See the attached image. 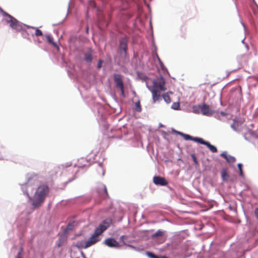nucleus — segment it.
Returning a JSON list of instances; mask_svg holds the SVG:
<instances>
[{"mask_svg":"<svg viewBox=\"0 0 258 258\" xmlns=\"http://www.w3.org/2000/svg\"><path fill=\"white\" fill-rule=\"evenodd\" d=\"M135 110L139 112L142 111V107L139 100L135 103Z\"/></svg>","mask_w":258,"mask_h":258,"instance_id":"19","label":"nucleus"},{"mask_svg":"<svg viewBox=\"0 0 258 258\" xmlns=\"http://www.w3.org/2000/svg\"><path fill=\"white\" fill-rule=\"evenodd\" d=\"M164 234V232L161 230L157 231L155 234L152 235V238H156L160 236H162Z\"/></svg>","mask_w":258,"mask_h":258,"instance_id":"18","label":"nucleus"},{"mask_svg":"<svg viewBox=\"0 0 258 258\" xmlns=\"http://www.w3.org/2000/svg\"><path fill=\"white\" fill-rule=\"evenodd\" d=\"M23 251L22 248H21L20 251L17 254V256L16 258H21V253Z\"/></svg>","mask_w":258,"mask_h":258,"instance_id":"29","label":"nucleus"},{"mask_svg":"<svg viewBox=\"0 0 258 258\" xmlns=\"http://www.w3.org/2000/svg\"><path fill=\"white\" fill-rule=\"evenodd\" d=\"M7 23L9 24L10 26L13 29H15L18 31L21 30L22 28V25L20 24L19 21L12 17V18L7 20Z\"/></svg>","mask_w":258,"mask_h":258,"instance_id":"5","label":"nucleus"},{"mask_svg":"<svg viewBox=\"0 0 258 258\" xmlns=\"http://www.w3.org/2000/svg\"><path fill=\"white\" fill-rule=\"evenodd\" d=\"M72 228V225L71 224H69L67 228H66V230H71Z\"/></svg>","mask_w":258,"mask_h":258,"instance_id":"31","label":"nucleus"},{"mask_svg":"<svg viewBox=\"0 0 258 258\" xmlns=\"http://www.w3.org/2000/svg\"><path fill=\"white\" fill-rule=\"evenodd\" d=\"M88 30H89V28H88V27H87V28H86V32L87 33L88 32Z\"/></svg>","mask_w":258,"mask_h":258,"instance_id":"35","label":"nucleus"},{"mask_svg":"<svg viewBox=\"0 0 258 258\" xmlns=\"http://www.w3.org/2000/svg\"><path fill=\"white\" fill-rule=\"evenodd\" d=\"M93 50L89 49L84 54V59L87 62H91L92 60V54Z\"/></svg>","mask_w":258,"mask_h":258,"instance_id":"14","label":"nucleus"},{"mask_svg":"<svg viewBox=\"0 0 258 258\" xmlns=\"http://www.w3.org/2000/svg\"><path fill=\"white\" fill-rule=\"evenodd\" d=\"M226 161L229 163H234L236 161L235 157L230 155L228 156Z\"/></svg>","mask_w":258,"mask_h":258,"instance_id":"20","label":"nucleus"},{"mask_svg":"<svg viewBox=\"0 0 258 258\" xmlns=\"http://www.w3.org/2000/svg\"><path fill=\"white\" fill-rule=\"evenodd\" d=\"M200 143L203 145H205L207 146V147L209 149V150L212 152V153H216L217 152V148L211 145L209 142L207 141H204L203 139L201 138V140L200 142Z\"/></svg>","mask_w":258,"mask_h":258,"instance_id":"10","label":"nucleus"},{"mask_svg":"<svg viewBox=\"0 0 258 258\" xmlns=\"http://www.w3.org/2000/svg\"><path fill=\"white\" fill-rule=\"evenodd\" d=\"M153 182L156 185L165 186L168 184L167 181L162 177L160 176H155L153 177Z\"/></svg>","mask_w":258,"mask_h":258,"instance_id":"6","label":"nucleus"},{"mask_svg":"<svg viewBox=\"0 0 258 258\" xmlns=\"http://www.w3.org/2000/svg\"><path fill=\"white\" fill-rule=\"evenodd\" d=\"M119 47L123 50L125 53H126L127 48V40L126 38H122L120 40Z\"/></svg>","mask_w":258,"mask_h":258,"instance_id":"11","label":"nucleus"},{"mask_svg":"<svg viewBox=\"0 0 258 258\" xmlns=\"http://www.w3.org/2000/svg\"><path fill=\"white\" fill-rule=\"evenodd\" d=\"M177 134L182 136L185 140H191L200 143L201 138L193 137L189 135L185 134L181 132H176Z\"/></svg>","mask_w":258,"mask_h":258,"instance_id":"9","label":"nucleus"},{"mask_svg":"<svg viewBox=\"0 0 258 258\" xmlns=\"http://www.w3.org/2000/svg\"><path fill=\"white\" fill-rule=\"evenodd\" d=\"M113 80L115 83L116 87L120 89L122 96L123 97H125L124 87L122 81V76L119 74L115 73L113 74Z\"/></svg>","mask_w":258,"mask_h":258,"instance_id":"4","label":"nucleus"},{"mask_svg":"<svg viewBox=\"0 0 258 258\" xmlns=\"http://www.w3.org/2000/svg\"><path fill=\"white\" fill-rule=\"evenodd\" d=\"M179 104L178 103H173L172 105V108L178 110L179 108Z\"/></svg>","mask_w":258,"mask_h":258,"instance_id":"24","label":"nucleus"},{"mask_svg":"<svg viewBox=\"0 0 258 258\" xmlns=\"http://www.w3.org/2000/svg\"><path fill=\"white\" fill-rule=\"evenodd\" d=\"M221 113L222 115H225V113H224V112H221Z\"/></svg>","mask_w":258,"mask_h":258,"instance_id":"36","label":"nucleus"},{"mask_svg":"<svg viewBox=\"0 0 258 258\" xmlns=\"http://www.w3.org/2000/svg\"><path fill=\"white\" fill-rule=\"evenodd\" d=\"M0 11L2 13V14H3V16L8 17L9 19H10L11 18H12L13 16H12L11 15H9L7 12L4 11L3 10L2 8H0Z\"/></svg>","mask_w":258,"mask_h":258,"instance_id":"21","label":"nucleus"},{"mask_svg":"<svg viewBox=\"0 0 258 258\" xmlns=\"http://www.w3.org/2000/svg\"><path fill=\"white\" fill-rule=\"evenodd\" d=\"M201 110L204 115H209L212 114V112L210 110L209 106L206 104H203L201 106Z\"/></svg>","mask_w":258,"mask_h":258,"instance_id":"13","label":"nucleus"},{"mask_svg":"<svg viewBox=\"0 0 258 258\" xmlns=\"http://www.w3.org/2000/svg\"><path fill=\"white\" fill-rule=\"evenodd\" d=\"M35 35L37 36H40L43 35L42 32L38 28H35Z\"/></svg>","mask_w":258,"mask_h":258,"instance_id":"23","label":"nucleus"},{"mask_svg":"<svg viewBox=\"0 0 258 258\" xmlns=\"http://www.w3.org/2000/svg\"><path fill=\"white\" fill-rule=\"evenodd\" d=\"M102 62H103V61L102 60L99 59L98 60V63H97V68L98 69H100L101 68Z\"/></svg>","mask_w":258,"mask_h":258,"instance_id":"27","label":"nucleus"},{"mask_svg":"<svg viewBox=\"0 0 258 258\" xmlns=\"http://www.w3.org/2000/svg\"><path fill=\"white\" fill-rule=\"evenodd\" d=\"M191 157H192V158L193 159V161H194V163L196 164H198V161H197V158H196V156L195 155L192 154L191 155Z\"/></svg>","mask_w":258,"mask_h":258,"instance_id":"28","label":"nucleus"},{"mask_svg":"<svg viewBox=\"0 0 258 258\" xmlns=\"http://www.w3.org/2000/svg\"><path fill=\"white\" fill-rule=\"evenodd\" d=\"M255 215L257 219H258V211H255Z\"/></svg>","mask_w":258,"mask_h":258,"instance_id":"32","label":"nucleus"},{"mask_svg":"<svg viewBox=\"0 0 258 258\" xmlns=\"http://www.w3.org/2000/svg\"><path fill=\"white\" fill-rule=\"evenodd\" d=\"M222 177L223 179H226L228 177V174L227 173L226 171H223L221 173Z\"/></svg>","mask_w":258,"mask_h":258,"instance_id":"25","label":"nucleus"},{"mask_svg":"<svg viewBox=\"0 0 258 258\" xmlns=\"http://www.w3.org/2000/svg\"><path fill=\"white\" fill-rule=\"evenodd\" d=\"M162 97L166 103H169L171 102V100L168 93L164 94Z\"/></svg>","mask_w":258,"mask_h":258,"instance_id":"17","label":"nucleus"},{"mask_svg":"<svg viewBox=\"0 0 258 258\" xmlns=\"http://www.w3.org/2000/svg\"><path fill=\"white\" fill-rule=\"evenodd\" d=\"M67 236L65 234L61 235L56 242V244L58 247H60L63 245L67 241Z\"/></svg>","mask_w":258,"mask_h":258,"instance_id":"15","label":"nucleus"},{"mask_svg":"<svg viewBox=\"0 0 258 258\" xmlns=\"http://www.w3.org/2000/svg\"><path fill=\"white\" fill-rule=\"evenodd\" d=\"M221 156L225 158L226 160L228 156L227 155L226 152H223L221 154Z\"/></svg>","mask_w":258,"mask_h":258,"instance_id":"30","label":"nucleus"},{"mask_svg":"<svg viewBox=\"0 0 258 258\" xmlns=\"http://www.w3.org/2000/svg\"><path fill=\"white\" fill-rule=\"evenodd\" d=\"M124 236H122L121 237H120V239L123 240V238H124Z\"/></svg>","mask_w":258,"mask_h":258,"instance_id":"34","label":"nucleus"},{"mask_svg":"<svg viewBox=\"0 0 258 258\" xmlns=\"http://www.w3.org/2000/svg\"><path fill=\"white\" fill-rule=\"evenodd\" d=\"M104 243L110 247H118L119 246L118 242L112 238L106 239L104 241Z\"/></svg>","mask_w":258,"mask_h":258,"instance_id":"8","label":"nucleus"},{"mask_svg":"<svg viewBox=\"0 0 258 258\" xmlns=\"http://www.w3.org/2000/svg\"><path fill=\"white\" fill-rule=\"evenodd\" d=\"M242 165L241 163H239L237 165V167H238V168L239 171V174H240V175L241 176H243V171H242Z\"/></svg>","mask_w":258,"mask_h":258,"instance_id":"22","label":"nucleus"},{"mask_svg":"<svg viewBox=\"0 0 258 258\" xmlns=\"http://www.w3.org/2000/svg\"><path fill=\"white\" fill-rule=\"evenodd\" d=\"M165 81L163 77L153 81V87L151 91L152 94L153 102L154 103L161 98V92L166 90Z\"/></svg>","mask_w":258,"mask_h":258,"instance_id":"3","label":"nucleus"},{"mask_svg":"<svg viewBox=\"0 0 258 258\" xmlns=\"http://www.w3.org/2000/svg\"><path fill=\"white\" fill-rule=\"evenodd\" d=\"M111 223L112 220L110 219L104 220L96 228L94 232L88 240L86 241L85 245L84 247L85 248H87L100 241L101 238L100 237V236L109 227Z\"/></svg>","mask_w":258,"mask_h":258,"instance_id":"2","label":"nucleus"},{"mask_svg":"<svg viewBox=\"0 0 258 258\" xmlns=\"http://www.w3.org/2000/svg\"><path fill=\"white\" fill-rule=\"evenodd\" d=\"M49 192L48 186L45 184H40L36 189L32 198L28 192L27 196L31 201V205L34 208H39L44 203V201Z\"/></svg>","mask_w":258,"mask_h":258,"instance_id":"1","label":"nucleus"},{"mask_svg":"<svg viewBox=\"0 0 258 258\" xmlns=\"http://www.w3.org/2000/svg\"><path fill=\"white\" fill-rule=\"evenodd\" d=\"M158 258H167L166 256H161L160 257H158Z\"/></svg>","mask_w":258,"mask_h":258,"instance_id":"33","label":"nucleus"},{"mask_svg":"<svg viewBox=\"0 0 258 258\" xmlns=\"http://www.w3.org/2000/svg\"><path fill=\"white\" fill-rule=\"evenodd\" d=\"M97 192L99 196L102 199H105L108 197L106 187L104 184H101L99 186L97 189Z\"/></svg>","mask_w":258,"mask_h":258,"instance_id":"7","label":"nucleus"},{"mask_svg":"<svg viewBox=\"0 0 258 258\" xmlns=\"http://www.w3.org/2000/svg\"><path fill=\"white\" fill-rule=\"evenodd\" d=\"M147 254H148V256L151 258H158V256L155 255L154 254H153L152 252H147Z\"/></svg>","mask_w":258,"mask_h":258,"instance_id":"26","label":"nucleus"},{"mask_svg":"<svg viewBox=\"0 0 258 258\" xmlns=\"http://www.w3.org/2000/svg\"><path fill=\"white\" fill-rule=\"evenodd\" d=\"M45 36L49 43L52 44L53 46L57 48L58 49H59V47L57 44L53 41V37L51 35H46Z\"/></svg>","mask_w":258,"mask_h":258,"instance_id":"16","label":"nucleus"},{"mask_svg":"<svg viewBox=\"0 0 258 258\" xmlns=\"http://www.w3.org/2000/svg\"><path fill=\"white\" fill-rule=\"evenodd\" d=\"M62 168L60 167H55L50 171V174L52 178L57 177L58 174L61 173Z\"/></svg>","mask_w":258,"mask_h":258,"instance_id":"12","label":"nucleus"}]
</instances>
